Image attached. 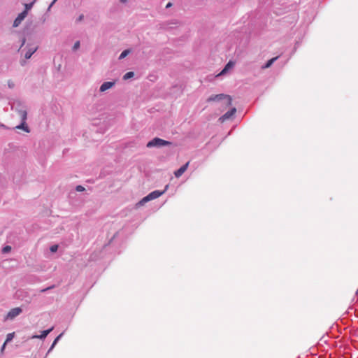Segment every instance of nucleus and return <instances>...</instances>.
Listing matches in <instances>:
<instances>
[{
	"label": "nucleus",
	"mask_w": 358,
	"mask_h": 358,
	"mask_svg": "<svg viewBox=\"0 0 358 358\" xmlns=\"http://www.w3.org/2000/svg\"><path fill=\"white\" fill-rule=\"evenodd\" d=\"M169 185H166L165 188L162 191L155 190L149 193L147 196H144L138 203V206H143L145 203L152 201L153 199L159 198L160 196L164 194L168 189Z\"/></svg>",
	"instance_id": "1"
},
{
	"label": "nucleus",
	"mask_w": 358,
	"mask_h": 358,
	"mask_svg": "<svg viewBox=\"0 0 358 358\" xmlns=\"http://www.w3.org/2000/svg\"><path fill=\"white\" fill-rule=\"evenodd\" d=\"M222 100H226V106H231L232 103L231 97L229 95L224 94L211 95L210 97L208 98L207 101L208 102L220 101Z\"/></svg>",
	"instance_id": "2"
},
{
	"label": "nucleus",
	"mask_w": 358,
	"mask_h": 358,
	"mask_svg": "<svg viewBox=\"0 0 358 358\" xmlns=\"http://www.w3.org/2000/svg\"><path fill=\"white\" fill-rule=\"evenodd\" d=\"M171 144V143L170 141H165V140L159 138L158 137H155L147 143V147L148 148H153V147L161 148L163 146L169 145Z\"/></svg>",
	"instance_id": "3"
},
{
	"label": "nucleus",
	"mask_w": 358,
	"mask_h": 358,
	"mask_svg": "<svg viewBox=\"0 0 358 358\" xmlns=\"http://www.w3.org/2000/svg\"><path fill=\"white\" fill-rule=\"evenodd\" d=\"M37 46L33 45H28L24 50H22V52L25 51V59L31 58L33 54L37 50Z\"/></svg>",
	"instance_id": "4"
},
{
	"label": "nucleus",
	"mask_w": 358,
	"mask_h": 358,
	"mask_svg": "<svg viewBox=\"0 0 358 358\" xmlns=\"http://www.w3.org/2000/svg\"><path fill=\"white\" fill-rule=\"evenodd\" d=\"M22 309L20 307L12 308L7 314L6 320H13L15 317L22 313Z\"/></svg>",
	"instance_id": "5"
},
{
	"label": "nucleus",
	"mask_w": 358,
	"mask_h": 358,
	"mask_svg": "<svg viewBox=\"0 0 358 358\" xmlns=\"http://www.w3.org/2000/svg\"><path fill=\"white\" fill-rule=\"evenodd\" d=\"M20 115L22 117V122L16 127L17 129H23L26 132H29V129L28 126L25 124V120L27 119V112L25 110L20 111Z\"/></svg>",
	"instance_id": "6"
},
{
	"label": "nucleus",
	"mask_w": 358,
	"mask_h": 358,
	"mask_svg": "<svg viewBox=\"0 0 358 358\" xmlns=\"http://www.w3.org/2000/svg\"><path fill=\"white\" fill-rule=\"evenodd\" d=\"M236 108H232L231 110H229V111H227V113H225L223 115H222L219 120L221 122H224L225 120H229L230 119L232 116L234 115V114L236 113Z\"/></svg>",
	"instance_id": "7"
},
{
	"label": "nucleus",
	"mask_w": 358,
	"mask_h": 358,
	"mask_svg": "<svg viewBox=\"0 0 358 358\" xmlns=\"http://www.w3.org/2000/svg\"><path fill=\"white\" fill-rule=\"evenodd\" d=\"M27 15V10H24L23 12L20 13L14 20L13 26L14 27H18L22 22V21L26 17Z\"/></svg>",
	"instance_id": "8"
},
{
	"label": "nucleus",
	"mask_w": 358,
	"mask_h": 358,
	"mask_svg": "<svg viewBox=\"0 0 358 358\" xmlns=\"http://www.w3.org/2000/svg\"><path fill=\"white\" fill-rule=\"evenodd\" d=\"M115 85V81L104 82L99 87L100 92H104L106 90L112 88Z\"/></svg>",
	"instance_id": "9"
},
{
	"label": "nucleus",
	"mask_w": 358,
	"mask_h": 358,
	"mask_svg": "<svg viewBox=\"0 0 358 358\" xmlns=\"http://www.w3.org/2000/svg\"><path fill=\"white\" fill-rule=\"evenodd\" d=\"M188 166H189V162H187L186 164L182 165L179 169H178L177 171H176L174 172L175 176L176 178H180L187 169Z\"/></svg>",
	"instance_id": "10"
},
{
	"label": "nucleus",
	"mask_w": 358,
	"mask_h": 358,
	"mask_svg": "<svg viewBox=\"0 0 358 358\" xmlns=\"http://www.w3.org/2000/svg\"><path fill=\"white\" fill-rule=\"evenodd\" d=\"M235 65V62L233 61H229L222 70V71L219 73L218 76H222L226 74L230 69H231Z\"/></svg>",
	"instance_id": "11"
},
{
	"label": "nucleus",
	"mask_w": 358,
	"mask_h": 358,
	"mask_svg": "<svg viewBox=\"0 0 358 358\" xmlns=\"http://www.w3.org/2000/svg\"><path fill=\"white\" fill-rule=\"evenodd\" d=\"M54 327H51L47 330H44L41 331V334L40 335H34L32 336L33 338H39V339H44L47 337V336L53 330Z\"/></svg>",
	"instance_id": "12"
},
{
	"label": "nucleus",
	"mask_w": 358,
	"mask_h": 358,
	"mask_svg": "<svg viewBox=\"0 0 358 358\" xmlns=\"http://www.w3.org/2000/svg\"><path fill=\"white\" fill-rule=\"evenodd\" d=\"M278 56L269 59L264 65L262 66V69H265L271 67L272 64L278 59Z\"/></svg>",
	"instance_id": "13"
},
{
	"label": "nucleus",
	"mask_w": 358,
	"mask_h": 358,
	"mask_svg": "<svg viewBox=\"0 0 358 358\" xmlns=\"http://www.w3.org/2000/svg\"><path fill=\"white\" fill-rule=\"evenodd\" d=\"M64 335V332L61 333L59 336H57L55 339L54 340L53 343H52L50 349L48 351V353H49L55 346V345L58 343V341L61 339L62 336Z\"/></svg>",
	"instance_id": "14"
},
{
	"label": "nucleus",
	"mask_w": 358,
	"mask_h": 358,
	"mask_svg": "<svg viewBox=\"0 0 358 358\" xmlns=\"http://www.w3.org/2000/svg\"><path fill=\"white\" fill-rule=\"evenodd\" d=\"M134 76V73L133 71H129L123 76V80H126L130 79V78H133Z\"/></svg>",
	"instance_id": "15"
},
{
	"label": "nucleus",
	"mask_w": 358,
	"mask_h": 358,
	"mask_svg": "<svg viewBox=\"0 0 358 358\" xmlns=\"http://www.w3.org/2000/svg\"><path fill=\"white\" fill-rule=\"evenodd\" d=\"M13 337H14V333L8 334L6 336V340L5 342L7 343L8 342L11 341L13 340Z\"/></svg>",
	"instance_id": "16"
},
{
	"label": "nucleus",
	"mask_w": 358,
	"mask_h": 358,
	"mask_svg": "<svg viewBox=\"0 0 358 358\" xmlns=\"http://www.w3.org/2000/svg\"><path fill=\"white\" fill-rule=\"evenodd\" d=\"M129 50H124L123 52H122V53L120 54V57H119V59H124L125 57H127V55L129 54Z\"/></svg>",
	"instance_id": "17"
},
{
	"label": "nucleus",
	"mask_w": 358,
	"mask_h": 358,
	"mask_svg": "<svg viewBox=\"0 0 358 358\" xmlns=\"http://www.w3.org/2000/svg\"><path fill=\"white\" fill-rule=\"evenodd\" d=\"M11 250V247L10 245H6L2 248V253L6 254L8 253Z\"/></svg>",
	"instance_id": "18"
},
{
	"label": "nucleus",
	"mask_w": 358,
	"mask_h": 358,
	"mask_svg": "<svg viewBox=\"0 0 358 358\" xmlns=\"http://www.w3.org/2000/svg\"><path fill=\"white\" fill-rule=\"evenodd\" d=\"M80 41H76V42L74 43L73 46V51L77 50L80 48Z\"/></svg>",
	"instance_id": "19"
},
{
	"label": "nucleus",
	"mask_w": 358,
	"mask_h": 358,
	"mask_svg": "<svg viewBox=\"0 0 358 358\" xmlns=\"http://www.w3.org/2000/svg\"><path fill=\"white\" fill-rule=\"evenodd\" d=\"M50 250L52 252H55L58 250V245H52L50 246Z\"/></svg>",
	"instance_id": "20"
},
{
	"label": "nucleus",
	"mask_w": 358,
	"mask_h": 358,
	"mask_svg": "<svg viewBox=\"0 0 358 358\" xmlns=\"http://www.w3.org/2000/svg\"><path fill=\"white\" fill-rule=\"evenodd\" d=\"M76 190L77 192H83L85 190V187H83L82 185H77L76 187Z\"/></svg>",
	"instance_id": "21"
},
{
	"label": "nucleus",
	"mask_w": 358,
	"mask_h": 358,
	"mask_svg": "<svg viewBox=\"0 0 358 358\" xmlns=\"http://www.w3.org/2000/svg\"><path fill=\"white\" fill-rule=\"evenodd\" d=\"M54 287H55V285H52V286H50V287H46V288L42 289L40 292H42V293H43V292H47L48 290H50V289H52V288H54Z\"/></svg>",
	"instance_id": "22"
},
{
	"label": "nucleus",
	"mask_w": 358,
	"mask_h": 358,
	"mask_svg": "<svg viewBox=\"0 0 358 358\" xmlns=\"http://www.w3.org/2000/svg\"><path fill=\"white\" fill-rule=\"evenodd\" d=\"M84 19V15L81 14L79 15V17L76 19V22H81Z\"/></svg>",
	"instance_id": "23"
},
{
	"label": "nucleus",
	"mask_w": 358,
	"mask_h": 358,
	"mask_svg": "<svg viewBox=\"0 0 358 358\" xmlns=\"http://www.w3.org/2000/svg\"><path fill=\"white\" fill-rule=\"evenodd\" d=\"M33 6V3H27L25 5V7H26V10L27 11V10H29L31 9V8Z\"/></svg>",
	"instance_id": "24"
},
{
	"label": "nucleus",
	"mask_w": 358,
	"mask_h": 358,
	"mask_svg": "<svg viewBox=\"0 0 358 358\" xmlns=\"http://www.w3.org/2000/svg\"><path fill=\"white\" fill-rule=\"evenodd\" d=\"M25 43V38H23L22 41V45H21V47L20 48V50L22 48V47L24 45Z\"/></svg>",
	"instance_id": "25"
},
{
	"label": "nucleus",
	"mask_w": 358,
	"mask_h": 358,
	"mask_svg": "<svg viewBox=\"0 0 358 358\" xmlns=\"http://www.w3.org/2000/svg\"><path fill=\"white\" fill-rule=\"evenodd\" d=\"M57 0H53V1L50 3V6H49V9L50 8V7L57 1Z\"/></svg>",
	"instance_id": "26"
},
{
	"label": "nucleus",
	"mask_w": 358,
	"mask_h": 358,
	"mask_svg": "<svg viewBox=\"0 0 358 358\" xmlns=\"http://www.w3.org/2000/svg\"><path fill=\"white\" fill-rule=\"evenodd\" d=\"M25 63H26L25 60L20 61V64H21L22 66H24L25 64Z\"/></svg>",
	"instance_id": "27"
},
{
	"label": "nucleus",
	"mask_w": 358,
	"mask_h": 358,
	"mask_svg": "<svg viewBox=\"0 0 358 358\" xmlns=\"http://www.w3.org/2000/svg\"><path fill=\"white\" fill-rule=\"evenodd\" d=\"M171 5H172V4H171V3H170V2H169V3H167V5L166 6V8H169V7H171Z\"/></svg>",
	"instance_id": "28"
},
{
	"label": "nucleus",
	"mask_w": 358,
	"mask_h": 358,
	"mask_svg": "<svg viewBox=\"0 0 358 358\" xmlns=\"http://www.w3.org/2000/svg\"><path fill=\"white\" fill-rule=\"evenodd\" d=\"M6 343L5 342V343H3V346L1 347V350H3V349H4L5 346H6Z\"/></svg>",
	"instance_id": "29"
},
{
	"label": "nucleus",
	"mask_w": 358,
	"mask_h": 358,
	"mask_svg": "<svg viewBox=\"0 0 358 358\" xmlns=\"http://www.w3.org/2000/svg\"><path fill=\"white\" fill-rule=\"evenodd\" d=\"M122 3H125L127 0H120Z\"/></svg>",
	"instance_id": "30"
},
{
	"label": "nucleus",
	"mask_w": 358,
	"mask_h": 358,
	"mask_svg": "<svg viewBox=\"0 0 358 358\" xmlns=\"http://www.w3.org/2000/svg\"><path fill=\"white\" fill-rule=\"evenodd\" d=\"M356 294L358 295V288H357V290L356 292Z\"/></svg>",
	"instance_id": "31"
}]
</instances>
